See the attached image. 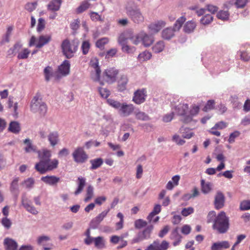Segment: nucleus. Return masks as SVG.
Segmentation results:
<instances>
[{
    "label": "nucleus",
    "instance_id": "1",
    "mask_svg": "<svg viewBox=\"0 0 250 250\" xmlns=\"http://www.w3.org/2000/svg\"><path fill=\"white\" fill-rule=\"evenodd\" d=\"M39 162L36 163L35 169L41 174L51 171L58 167L59 161L56 159H51V151L47 149H43L38 151Z\"/></svg>",
    "mask_w": 250,
    "mask_h": 250
},
{
    "label": "nucleus",
    "instance_id": "2",
    "mask_svg": "<svg viewBox=\"0 0 250 250\" xmlns=\"http://www.w3.org/2000/svg\"><path fill=\"white\" fill-rule=\"evenodd\" d=\"M207 222H213L212 229L217 233L223 234L226 233L229 228V217L222 211L217 215L214 211H209L207 216Z\"/></svg>",
    "mask_w": 250,
    "mask_h": 250
},
{
    "label": "nucleus",
    "instance_id": "3",
    "mask_svg": "<svg viewBox=\"0 0 250 250\" xmlns=\"http://www.w3.org/2000/svg\"><path fill=\"white\" fill-rule=\"evenodd\" d=\"M30 109L32 112L38 113L40 116H44L47 111L46 104L43 101L39 93H36L31 102Z\"/></svg>",
    "mask_w": 250,
    "mask_h": 250
},
{
    "label": "nucleus",
    "instance_id": "4",
    "mask_svg": "<svg viewBox=\"0 0 250 250\" xmlns=\"http://www.w3.org/2000/svg\"><path fill=\"white\" fill-rule=\"evenodd\" d=\"M126 14L135 24H141L145 21V16L138 6H130L125 8Z\"/></svg>",
    "mask_w": 250,
    "mask_h": 250
},
{
    "label": "nucleus",
    "instance_id": "5",
    "mask_svg": "<svg viewBox=\"0 0 250 250\" xmlns=\"http://www.w3.org/2000/svg\"><path fill=\"white\" fill-rule=\"evenodd\" d=\"M78 42H70L67 39L64 40L61 45L63 54L68 59L73 57L78 49Z\"/></svg>",
    "mask_w": 250,
    "mask_h": 250
},
{
    "label": "nucleus",
    "instance_id": "6",
    "mask_svg": "<svg viewBox=\"0 0 250 250\" xmlns=\"http://www.w3.org/2000/svg\"><path fill=\"white\" fill-rule=\"evenodd\" d=\"M119 74L118 69L114 67H109L104 70L101 80L108 83H112L116 81L117 75Z\"/></svg>",
    "mask_w": 250,
    "mask_h": 250
},
{
    "label": "nucleus",
    "instance_id": "7",
    "mask_svg": "<svg viewBox=\"0 0 250 250\" xmlns=\"http://www.w3.org/2000/svg\"><path fill=\"white\" fill-rule=\"evenodd\" d=\"M74 161L77 163H83L88 159V155L82 147L76 148L72 153Z\"/></svg>",
    "mask_w": 250,
    "mask_h": 250
},
{
    "label": "nucleus",
    "instance_id": "8",
    "mask_svg": "<svg viewBox=\"0 0 250 250\" xmlns=\"http://www.w3.org/2000/svg\"><path fill=\"white\" fill-rule=\"evenodd\" d=\"M200 111V106L196 104H192L188 109L187 115L184 118L181 119V121L185 124H188L193 121V117L197 115Z\"/></svg>",
    "mask_w": 250,
    "mask_h": 250
},
{
    "label": "nucleus",
    "instance_id": "9",
    "mask_svg": "<svg viewBox=\"0 0 250 250\" xmlns=\"http://www.w3.org/2000/svg\"><path fill=\"white\" fill-rule=\"evenodd\" d=\"M147 97V91L146 88L137 89L134 93L132 101L137 104L144 103Z\"/></svg>",
    "mask_w": 250,
    "mask_h": 250
},
{
    "label": "nucleus",
    "instance_id": "10",
    "mask_svg": "<svg viewBox=\"0 0 250 250\" xmlns=\"http://www.w3.org/2000/svg\"><path fill=\"white\" fill-rule=\"evenodd\" d=\"M90 65L93 67L95 71V76L93 80L95 82H98L100 84L104 85L102 81L101 80V69L99 66V60L97 58H92L90 62Z\"/></svg>",
    "mask_w": 250,
    "mask_h": 250
},
{
    "label": "nucleus",
    "instance_id": "11",
    "mask_svg": "<svg viewBox=\"0 0 250 250\" xmlns=\"http://www.w3.org/2000/svg\"><path fill=\"white\" fill-rule=\"evenodd\" d=\"M21 203L26 210L29 213L33 215H37L39 211L32 204L31 201L25 195L22 196Z\"/></svg>",
    "mask_w": 250,
    "mask_h": 250
},
{
    "label": "nucleus",
    "instance_id": "12",
    "mask_svg": "<svg viewBox=\"0 0 250 250\" xmlns=\"http://www.w3.org/2000/svg\"><path fill=\"white\" fill-rule=\"evenodd\" d=\"M169 247V243L164 240L160 244L158 240L154 241L149 245L145 250H167Z\"/></svg>",
    "mask_w": 250,
    "mask_h": 250
},
{
    "label": "nucleus",
    "instance_id": "13",
    "mask_svg": "<svg viewBox=\"0 0 250 250\" xmlns=\"http://www.w3.org/2000/svg\"><path fill=\"white\" fill-rule=\"evenodd\" d=\"M70 67L69 61L64 60L58 67V72L60 76L58 75L57 78L59 79L61 77H64L68 75L70 72Z\"/></svg>",
    "mask_w": 250,
    "mask_h": 250
},
{
    "label": "nucleus",
    "instance_id": "14",
    "mask_svg": "<svg viewBox=\"0 0 250 250\" xmlns=\"http://www.w3.org/2000/svg\"><path fill=\"white\" fill-rule=\"evenodd\" d=\"M134 106L132 104L123 103L122 104L119 111L124 116H128L133 113Z\"/></svg>",
    "mask_w": 250,
    "mask_h": 250
},
{
    "label": "nucleus",
    "instance_id": "15",
    "mask_svg": "<svg viewBox=\"0 0 250 250\" xmlns=\"http://www.w3.org/2000/svg\"><path fill=\"white\" fill-rule=\"evenodd\" d=\"M3 245L5 250H17L18 245L14 239L7 237L4 239Z\"/></svg>",
    "mask_w": 250,
    "mask_h": 250
},
{
    "label": "nucleus",
    "instance_id": "16",
    "mask_svg": "<svg viewBox=\"0 0 250 250\" xmlns=\"http://www.w3.org/2000/svg\"><path fill=\"white\" fill-rule=\"evenodd\" d=\"M50 240V237L47 236H41L38 237L37 243L39 245L43 246L44 250H50L52 248V244H47V242Z\"/></svg>",
    "mask_w": 250,
    "mask_h": 250
},
{
    "label": "nucleus",
    "instance_id": "17",
    "mask_svg": "<svg viewBox=\"0 0 250 250\" xmlns=\"http://www.w3.org/2000/svg\"><path fill=\"white\" fill-rule=\"evenodd\" d=\"M166 24V23L165 21H158L149 24L148 28L152 33H156L164 27Z\"/></svg>",
    "mask_w": 250,
    "mask_h": 250
},
{
    "label": "nucleus",
    "instance_id": "18",
    "mask_svg": "<svg viewBox=\"0 0 250 250\" xmlns=\"http://www.w3.org/2000/svg\"><path fill=\"white\" fill-rule=\"evenodd\" d=\"M224 203L225 196L224 194L220 192H218L215 197V208L217 209L222 208L224 206Z\"/></svg>",
    "mask_w": 250,
    "mask_h": 250
},
{
    "label": "nucleus",
    "instance_id": "19",
    "mask_svg": "<svg viewBox=\"0 0 250 250\" xmlns=\"http://www.w3.org/2000/svg\"><path fill=\"white\" fill-rule=\"evenodd\" d=\"M51 35H41L38 40L37 43L36 44V47L38 48H41L44 45L49 43L51 40Z\"/></svg>",
    "mask_w": 250,
    "mask_h": 250
},
{
    "label": "nucleus",
    "instance_id": "20",
    "mask_svg": "<svg viewBox=\"0 0 250 250\" xmlns=\"http://www.w3.org/2000/svg\"><path fill=\"white\" fill-rule=\"evenodd\" d=\"M41 179L42 181L50 186L56 185L60 180L59 177L53 175L42 176Z\"/></svg>",
    "mask_w": 250,
    "mask_h": 250
},
{
    "label": "nucleus",
    "instance_id": "21",
    "mask_svg": "<svg viewBox=\"0 0 250 250\" xmlns=\"http://www.w3.org/2000/svg\"><path fill=\"white\" fill-rule=\"evenodd\" d=\"M62 2V0H51L47 5V10L53 12L59 11Z\"/></svg>",
    "mask_w": 250,
    "mask_h": 250
},
{
    "label": "nucleus",
    "instance_id": "22",
    "mask_svg": "<svg viewBox=\"0 0 250 250\" xmlns=\"http://www.w3.org/2000/svg\"><path fill=\"white\" fill-rule=\"evenodd\" d=\"M25 145L24 150L26 153L37 152L38 153L37 148L34 145L32 141L29 139H26L23 141Z\"/></svg>",
    "mask_w": 250,
    "mask_h": 250
},
{
    "label": "nucleus",
    "instance_id": "23",
    "mask_svg": "<svg viewBox=\"0 0 250 250\" xmlns=\"http://www.w3.org/2000/svg\"><path fill=\"white\" fill-rule=\"evenodd\" d=\"M188 109V105L187 104H180L176 107V111L177 114L182 116L184 118L187 115Z\"/></svg>",
    "mask_w": 250,
    "mask_h": 250
},
{
    "label": "nucleus",
    "instance_id": "24",
    "mask_svg": "<svg viewBox=\"0 0 250 250\" xmlns=\"http://www.w3.org/2000/svg\"><path fill=\"white\" fill-rule=\"evenodd\" d=\"M137 39L141 40L143 44L145 46H150L153 42L151 38L145 33H141L138 35Z\"/></svg>",
    "mask_w": 250,
    "mask_h": 250
},
{
    "label": "nucleus",
    "instance_id": "25",
    "mask_svg": "<svg viewBox=\"0 0 250 250\" xmlns=\"http://www.w3.org/2000/svg\"><path fill=\"white\" fill-rule=\"evenodd\" d=\"M182 236L178 233V228H176L172 230L170 235V239L173 240V245L177 246L180 244L181 242Z\"/></svg>",
    "mask_w": 250,
    "mask_h": 250
},
{
    "label": "nucleus",
    "instance_id": "26",
    "mask_svg": "<svg viewBox=\"0 0 250 250\" xmlns=\"http://www.w3.org/2000/svg\"><path fill=\"white\" fill-rule=\"evenodd\" d=\"M230 247L229 243L227 241L214 243L211 247V250H219L221 249H228Z\"/></svg>",
    "mask_w": 250,
    "mask_h": 250
},
{
    "label": "nucleus",
    "instance_id": "27",
    "mask_svg": "<svg viewBox=\"0 0 250 250\" xmlns=\"http://www.w3.org/2000/svg\"><path fill=\"white\" fill-rule=\"evenodd\" d=\"M175 30L174 28L168 27L163 30L162 36L165 40H170L174 36Z\"/></svg>",
    "mask_w": 250,
    "mask_h": 250
},
{
    "label": "nucleus",
    "instance_id": "28",
    "mask_svg": "<svg viewBox=\"0 0 250 250\" xmlns=\"http://www.w3.org/2000/svg\"><path fill=\"white\" fill-rule=\"evenodd\" d=\"M59 136V133L57 131H53L49 134L48 139L52 146H54L58 144Z\"/></svg>",
    "mask_w": 250,
    "mask_h": 250
},
{
    "label": "nucleus",
    "instance_id": "29",
    "mask_svg": "<svg viewBox=\"0 0 250 250\" xmlns=\"http://www.w3.org/2000/svg\"><path fill=\"white\" fill-rule=\"evenodd\" d=\"M128 78L125 75H122L118 81V87L120 91H124L126 87V85L128 83Z\"/></svg>",
    "mask_w": 250,
    "mask_h": 250
},
{
    "label": "nucleus",
    "instance_id": "30",
    "mask_svg": "<svg viewBox=\"0 0 250 250\" xmlns=\"http://www.w3.org/2000/svg\"><path fill=\"white\" fill-rule=\"evenodd\" d=\"M78 186L74 194L77 195L82 192L86 184V180L84 177H79L77 179Z\"/></svg>",
    "mask_w": 250,
    "mask_h": 250
},
{
    "label": "nucleus",
    "instance_id": "31",
    "mask_svg": "<svg viewBox=\"0 0 250 250\" xmlns=\"http://www.w3.org/2000/svg\"><path fill=\"white\" fill-rule=\"evenodd\" d=\"M8 129L12 133L18 134L21 131L20 125L17 122L12 121L10 123Z\"/></svg>",
    "mask_w": 250,
    "mask_h": 250
},
{
    "label": "nucleus",
    "instance_id": "32",
    "mask_svg": "<svg viewBox=\"0 0 250 250\" xmlns=\"http://www.w3.org/2000/svg\"><path fill=\"white\" fill-rule=\"evenodd\" d=\"M179 132L182 134V137L185 139H190L194 135V133L191 132L189 128L184 126L180 128Z\"/></svg>",
    "mask_w": 250,
    "mask_h": 250
},
{
    "label": "nucleus",
    "instance_id": "33",
    "mask_svg": "<svg viewBox=\"0 0 250 250\" xmlns=\"http://www.w3.org/2000/svg\"><path fill=\"white\" fill-rule=\"evenodd\" d=\"M196 26V24L194 21H188L184 26V31L186 33H190L194 31Z\"/></svg>",
    "mask_w": 250,
    "mask_h": 250
},
{
    "label": "nucleus",
    "instance_id": "34",
    "mask_svg": "<svg viewBox=\"0 0 250 250\" xmlns=\"http://www.w3.org/2000/svg\"><path fill=\"white\" fill-rule=\"evenodd\" d=\"M91 4L87 0L83 1L80 6L76 9V13L80 14L87 10L90 7Z\"/></svg>",
    "mask_w": 250,
    "mask_h": 250
},
{
    "label": "nucleus",
    "instance_id": "35",
    "mask_svg": "<svg viewBox=\"0 0 250 250\" xmlns=\"http://www.w3.org/2000/svg\"><path fill=\"white\" fill-rule=\"evenodd\" d=\"M19 177L15 178L12 181L10 184V190L12 193H15L19 192Z\"/></svg>",
    "mask_w": 250,
    "mask_h": 250
},
{
    "label": "nucleus",
    "instance_id": "36",
    "mask_svg": "<svg viewBox=\"0 0 250 250\" xmlns=\"http://www.w3.org/2000/svg\"><path fill=\"white\" fill-rule=\"evenodd\" d=\"M201 190L205 194L208 193L211 189V184L209 182L206 183L205 180H201Z\"/></svg>",
    "mask_w": 250,
    "mask_h": 250
},
{
    "label": "nucleus",
    "instance_id": "37",
    "mask_svg": "<svg viewBox=\"0 0 250 250\" xmlns=\"http://www.w3.org/2000/svg\"><path fill=\"white\" fill-rule=\"evenodd\" d=\"M13 27L11 26H8L7 29L5 34L2 37V39L1 41V44H4L5 42H8L10 41V37L11 35Z\"/></svg>",
    "mask_w": 250,
    "mask_h": 250
},
{
    "label": "nucleus",
    "instance_id": "38",
    "mask_svg": "<svg viewBox=\"0 0 250 250\" xmlns=\"http://www.w3.org/2000/svg\"><path fill=\"white\" fill-rule=\"evenodd\" d=\"M91 164L90 168L91 169H96L100 167L103 163V161L102 158H97L90 161Z\"/></svg>",
    "mask_w": 250,
    "mask_h": 250
},
{
    "label": "nucleus",
    "instance_id": "39",
    "mask_svg": "<svg viewBox=\"0 0 250 250\" xmlns=\"http://www.w3.org/2000/svg\"><path fill=\"white\" fill-rule=\"evenodd\" d=\"M165 48V43L163 41H160L157 42L152 47L153 51L155 53L162 52Z\"/></svg>",
    "mask_w": 250,
    "mask_h": 250
},
{
    "label": "nucleus",
    "instance_id": "40",
    "mask_svg": "<svg viewBox=\"0 0 250 250\" xmlns=\"http://www.w3.org/2000/svg\"><path fill=\"white\" fill-rule=\"evenodd\" d=\"M151 57V54L148 51H145L140 53L138 57L140 62H144L149 60Z\"/></svg>",
    "mask_w": 250,
    "mask_h": 250
},
{
    "label": "nucleus",
    "instance_id": "41",
    "mask_svg": "<svg viewBox=\"0 0 250 250\" xmlns=\"http://www.w3.org/2000/svg\"><path fill=\"white\" fill-rule=\"evenodd\" d=\"M95 246L98 249H103L105 247L104 241L102 236L94 238Z\"/></svg>",
    "mask_w": 250,
    "mask_h": 250
},
{
    "label": "nucleus",
    "instance_id": "42",
    "mask_svg": "<svg viewBox=\"0 0 250 250\" xmlns=\"http://www.w3.org/2000/svg\"><path fill=\"white\" fill-rule=\"evenodd\" d=\"M186 19L184 16H182L178 18L176 21L173 26V28L175 29V30H179L183 23L186 21Z\"/></svg>",
    "mask_w": 250,
    "mask_h": 250
},
{
    "label": "nucleus",
    "instance_id": "43",
    "mask_svg": "<svg viewBox=\"0 0 250 250\" xmlns=\"http://www.w3.org/2000/svg\"><path fill=\"white\" fill-rule=\"evenodd\" d=\"M135 117L137 120L141 121H147L149 119V116L145 112L138 111L134 113Z\"/></svg>",
    "mask_w": 250,
    "mask_h": 250
},
{
    "label": "nucleus",
    "instance_id": "44",
    "mask_svg": "<svg viewBox=\"0 0 250 250\" xmlns=\"http://www.w3.org/2000/svg\"><path fill=\"white\" fill-rule=\"evenodd\" d=\"M213 17L210 14H207L203 16L200 20V22L204 25L210 24L213 21Z\"/></svg>",
    "mask_w": 250,
    "mask_h": 250
},
{
    "label": "nucleus",
    "instance_id": "45",
    "mask_svg": "<svg viewBox=\"0 0 250 250\" xmlns=\"http://www.w3.org/2000/svg\"><path fill=\"white\" fill-rule=\"evenodd\" d=\"M215 102L213 100H208L203 108L202 109L203 111L204 112H208L209 110L213 109L215 107Z\"/></svg>",
    "mask_w": 250,
    "mask_h": 250
},
{
    "label": "nucleus",
    "instance_id": "46",
    "mask_svg": "<svg viewBox=\"0 0 250 250\" xmlns=\"http://www.w3.org/2000/svg\"><path fill=\"white\" fill-rule=\"evenodd\" d=\"M90 43L88 41H84L83 42L81 45V49L83 55L87 54L90 48Z\"/></svg>",
    "mask_w": 250,
    "mask_h": 250
},
{
    "label": "nucleus",
    "instance_id": "47",
    "mask_svg": "<svg viewBox=\"0 0 250 250\" xmlns=\"http://www.w3.org/2000/svg\"><path fill=\"white\" fill-rule=\"evenodd\" d=\"M35 184V180L33 178H28L25 180L22 183V185L27 188H32Z\"/></svg>",
    "mask_w": 250,
    "mask_h": 250
},
{
    "label": "nucleus",
    "instance_id": "48",
    "mask_svg": "<svg viewBox=\"0 0 250 250\" xmlns=\"http://www.w3.org/2000/svg\"><path fill=\"white\" fill-rule=\"evenodd\" d=\"M229 13L228 10H220L217 14V17L223 21L227 20L229 19Z\"/></svg>",
    "mask_w": 250,
    "mask_h": 250
},
{
    "label": "nucleus",
    "instance_id": "49",
    "mask_svg": "<svg viewBox=\"0 0 250 250\" xmlns=\"http://www.w3.org/2000/svg\"><path fill=\"white\" fill-rule=\"evenodd\" d=\"M93 196V188L92 186H88L86 189V197L84 198V202H88Z\"/></svg>",
    "mask_w": 250,
    "mask_h": 250
},
{
    "label": "nucleus",
    "instance_id": "50",
    "mask_svg": "<svg viewBox=\"0 0 250 250\" xmlns=\"http://www.w3.org/2000/svg\"><path fill=\"white\" fill-rule=\"evenodd\" d=\"M153 229V226L150 225L147 226L143 231L141 232L146 239H148L150 237V234Z\"/></svg>",
    "mask_w": 250,
    "mask_h": 250
},
{
    "label": "nucleus",
    "instance_id": "51",
    "mask_svg": "<svg viewBox=\"0 0 250 250\" xmlns=\"http://www.w3.org/2000/svg\"><path fill=\"white\" fill-rule=\"evenodd\" d=\"M30 53V50L27 48H24L21 52H20L17 56L19 59H27Z\"/></svg>",
    "mask_w": 250,
    "mask_h": 250
},
{
    "label": "nucleus",
    "instance_id": "52",
    "mask_svg": "<svg viewBox=\"0 0 250 250\" xmlns=\"http://www.w3.org/2000/svg\"><path fill=\"white\" fill-rule=\"evenodd\" d=\"M45 21L44 20L40 18L38 20V23L37 27V31L38 32H42L45 28Z\"/></svg>",
    "mask_w": 250,
    "mask_h": 250
},
{
    "label": "nucleus",
    "instance_id": "53",
    "mask_svg": "<svg viewBox=\"0 0 250 250\" xmlns=\"http://www.w3.org/2000/svg\"><path fill=\"white\" fill-rule=\"evenodd\" d=\"M107 102L110 106L116 109H120L121 106L122 105V104H121L119 102H118L111 99H107Z\"/></svg>",
    "mask_w": 250,
    "mask_h": 250
},
{
    "label": "nucleus",
    "instance_id": "54",
    "mask_svg": "<svg viewBox=\"0 0 250 250\" xmlns=\"http://www.w3.org/2000/svg\"><path fill=\"white\" fill-rule=\"evenodd\" d=\"M108 39L107 38H103L98 40L96 42V47L101 48H103L105 44L108 43Z\"/></svg>",
    "mask_w": 250,
    "mask_h": 250
},
{
    "label": "nucleus",
    "instance_id": "55",
    "mask_svg": "<svg viewBox=\"0 0 250 250\" xmlns=\"http://www.w3.org/2000/svg\"><path fill=\"white\" fill-rule=\"evenodd\" d=\"M90 17L92 21H103V19L102 18L101 16L99 15L97 12H91L89 13Z\"/></svg>",
    "mask_w": 250,
    "mask_h": 250
},
{
    "label": "nucleus",
    "instance_id": "56",
    "mask_svg": "<svg viewBox=\"0 0 250 250\" xmlns=\"http://www.w3.org/2000/svg\"><path fill=\"white\" fill-rule=\"evenodd\" d=\"M2 225L6 229H9L12 225V222L7 217H3L1 221Z\"/></svg>",
    "mask_w": 250,
    "mask_h": 250
},
{
    "label": "nucleus",
    "instance_id": "57",
    "mask_svg": "<svg viewBox=\"0 0 250 250\" xmlns=\"http://www.w3.org/2000/svg\"><path fill=\"white\" fill-rule=\"evenodd\" d=\"M99 92L101 96L104 98H107L110 94V92L109 90L102 87L99 88Z\"/></svg>",
    "mask_w": 250,
    "mask_h": 250
},
{
    "label": "nucleus",
    "instance_id": "58",
    "mask_svg": "<svg viewBox=\"0 0 250 250\" xmlns=\"http://www.w3.org/2000/svg\"><path fill=\"white\" fill-rule=\"evenodd\" d=\"M147 222L142 219H138L135 222V227L136 229H140L146 226Z\"/></svg>",
    "mask_w": 250,
    "mask_h": 250
},
{
    "label": "nucleus",
    "instance_id": "59",
    "mask_svg": "<svg viewBox=\"0 0 250 250\" xmlns=\"http://www.w3.org/2000/svg\"><path fill=\"white\" fill-rule=\"evenodd\" d=\"M52 69L50 66H47L44 69V73L45 75V80L48 81L50 79V77L52 75Z\"/></svg>",
    "mask_w": 250,
    "mask_h": 250
},
{
    "label": "nucleus",
    "instance_id": "60",
    "mask_svg": "<svg viewBox=\"0 0 250 250\" xmlns=\"http://www.w3.org/2000/svg\"><path fill=\"white\" fill-rule=\"evenodd\" d=\"M109 211V209H108L107 210H104L102 212L95 218V221L98 223H100L107 215Z\"/></svg>",
    "mask_w": 250,
    "mask_h": 250
},
{
    "label": "nucleus",
    "instance_id": "61",
    "mask_svg": "<svg viewBox=\"0 0 250 250\" xmlns=\"http://www.w3.org/2000/svg\"><path fill=\"white\" fill-rule=\"evenodd\" d=\"M37 5V2H28L25 4V8L28 11L32 12L36 9Z\"/></svg>",
    "mask_w": 250,
    "mask_h": 250
},
{
    "label": "nucleus",
    "instance_id": "62",
    "mask_svg": "<svg viewBox=\"0 0 250 250\" xmlns=\"http://www.w3.org/2000/svg\"><path fill=\"white\" fill-rule=\"evenodd\" d=\"M194 212V208L192 207L184 208L181 211V214L184 216H188Z\"/></svg>",
    "mask_w": 250,
    "mask_h": 250
},
{
    "label": "nucleus",
    "instance_id": "63",
    "mask_svg": "<svg viewBox=\"0 0 250 250\" xmlns=\"http://www.w3.org/2000/svg\"><path fill=\"white\" fill-rule=\"evenodd\" d=\"M172 141L175 142L178 145H183L185 143V141L182 139L179 135L175 134L173 136Z\"/></svg>",
    "mask_w": 250,
    "mask_h": 250
},
{
    "label": "nucleus",
    "instance_id": "64",
    "mask_svg": "<svg viewBox=\"0 0 250 250\" xmlns=\"http://www.w3.org/2000/svg\"><path fill=\"white\" fill-rule=\"evenodd\" d=\"M241 209L243 210H249L250 209V200H245L241 203Z\"/></svg>",
    "mask_w": 250,
    "mask_h": 250
}]
</instances>
